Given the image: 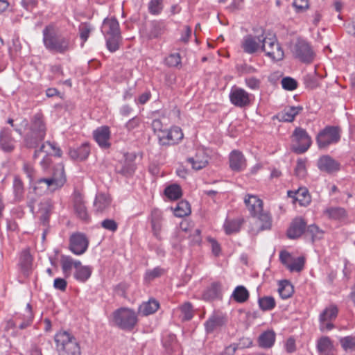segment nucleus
Returning a JSON list of instances; mask_svg holds the SVG:
<instances>
[{
  "label": "nucleus",
  "mask_w": 355,
  "mask_h": 355,
  "mask_svg": "<svg viewBox=\"0 0 355 355\" xmlns=\"http://www.w3.org/2000/svg\"><path fill=\"white\" fill-rule=\"evenodd\" d=\"M164 193L171 200H177L182 195L181 189L177 184L167 187L164 190Z\"/></svg>",
  "instance_id": "45"
},
{
  "label": "nucleus",
  "mask_w": 355,
  "mask_h": 355,
  "mask_svg": "<svg viewBox=\"0 0 355 355\" xmlns=\"http://www.w3.org/2000/svg\"><path fill=\"white\" fill-rule=\"evenodd\" d=\"M317 349L319 355H334V347L328 337H322L318 340Z\"/></svg>",
  "instance_id": "30"
},
{
  "label": "nucleus",
  "mask_w": 355,
  "mask_h": 355,
  "mask_svg": "<svg viewBox=\"0 0 355 355\" xmlns=\"http://www.w3.org/2000/svg\"><path fill=\"white\" fill-rule=\"evenodd\" d=\"M94 139L103 148H107L110 146V131L108 126H101L94 131Z\"/></svg>",
  "instance_id": "21"
},
{
  "label": "nucleus",
  "mask_w": 355,
  "mask_h": 355,
  "mask_svg": "<svg viewBox=\"0 0 355 355\" xmlns=\"http://www.w3.org/2000/svg\"><path fill=\"white\" fill-rule=\"evenodd\" d=\"M226 322L225 318L221 313H214L211 315L205 322V327L207 333L213 331L222 327Z\"/></svg>",
  "instance_id": "24"
},
{
  "label": "nucleus",
  "mask_w": 355,
  "mask_h": 355,
  "mask_svg": "<svg viewBox=\"0 0 355 355\" xmlns=\"http://www.w3.org/2000/svg\"><path fill=\"white\" fill-rule=\"evenodd\" d=\"M317 166L321 171L327 173L338 171L340 168V164L328 155L321 156L318 160Z\"/></svg>",
  "instance_id": "15"
},
{
  "label": "nucleus",
  "mask_w": 355,
  "mask_h": 355,
  "mask_svg": "<svg viewBox=\"0 0 355 355\" xmlns=\"http://www.w3.org/2000/svg\"><path fill=\"white\" fill-rule=\"evenodd\" d=\"M261 49L272 60H280L284 57V52L274 35H261Z\"/></svg>",
  "instance_id": "9"
},
{
  "label": "nucleus",
  "mask_w": 355,
  "mask_h": 355,
  "mask_svg": "<svg viewBox=\"0 0 355 355\" xmlns=\"http://www.w3.org/2000/svg\"><path fill=\"white\" fill-rule=\"evenodd\" d=\"M67 286V283L64 279L62 278H55L53 282V287L62 291L66 290Z\"/></svg>",
  "instance_id": "63"
},
{
  "label": "nucleus",
  "mask_w": 355,
  "mask_h": 355,
  "mask_svg": "<svg viewBox=\"0 0 355 355\" xmlns=\"http://www.w3.org/2000/svg\"><path fill=\"white\" fill-rule=\"evenodd\" d=\"M230 102L239 107H244L250 104V94L242 88L234 87L230 93Z\"/></svg>",
  "instance_id": "14"
},
{
  "label": "nucleus",
  "mask_w": 355,
  "mask_h": 355,
  "mask_svg": "<svg viewBox=\"0 0 355 355\" xmlns=\"http://www.w3.org/2000/svg\"><path fill=\"white\" fill-rule=\"evenodd\" d=\"M164 269L160 267H156L152 270H148L145 274V279L147 281H152L154 279L160 277L164 274Z\"/></svg>",
  "instance_id": "52"
},
{
  "label": "nucleus",
  "mask_w": 355,
  "mask_h": 355,
  "mask_svg": "<svg viewBox=\"0 0 355 355\" xmlns=\"http://www.w3.org/2000/svg\"><path fill=\"white\" fill-rule=\"evenodd\" d=\"M159 306L157 301L150 300L139 306V311L144 315H148L154 313L158 309Z\"/></svg>",
  "instance_id": "35"
},
{
  "label": "nucleus",
  "mask_w": 355,
  "mask_h": 355,
  "mask_svg": "<svg viewBox=\"0 0 355 355\" xmlns=\"http://www.w3.org/2000/svg\"><path fill=\"white\" fill-rule=\"evenodd\" d=\"M275 339V336L272 331H266L259 338V345L262 347L269 348L274 344Z\"/></svg>",
  "instance_id": "41"
},
{
  "label": "nucleus",
  "mask_w": 355,
  "mask_h": 355,
  "mask_svg": "<svg viewBox=\"0 0 355 355\" xmlns=\"http://www.w3.org/2000/svg\"><path fill=\"white\" fill-rule=\"evenodd\" d=\"M341 138V129L338 126L327 125L315 137L319 150H327L330 146L338 144Z\"/></svg>",
  "instance_id": "5"
},
{
  "label": "nucleus",
  "mask_w": 355,
  "mask_h": 355,
  "mask_svg": "<svg viewBox=\"0 0 355 355\" xmlns=\"http://www.w3.org/2000/svg\"><path fill=\"white\" fill-rule=\"evenodd\" d=\"M304 110L302 105H290V123L294 121L295 116Z\"/></svg>",
  "instance_id": "61"
},
{
  "label": "nucleus",
  "mask_w": 355,
  "mask_h": 355,
  "mask_svg": "<svg viewBox=\"0 0 355 355\" xmlns=\"http://www.w3.org/2000/svg\"><path fill=\"white\" fill-rule=\"evenodd\" d=\"M232 297L239 303H243L249 298V292L243 286H238L234 290Z\"/></svg>",
  "instance_id": "36"
},
{
  "label": "nucleus",
  "mask_w": 355,
  "mask_h": 355,
  "mask_svg": "<svg viewBox=\"0 0 355 355\" xmlns=\"http://www.w3.org/2000/svg\"><path fill=\"white\" fill-rule=\"evenodd\" d=\"M180 128L174 126L169 130H164L158 134V138L162 145H173L178 144L183 138Z\"/></svg>",
  "instance_id": "11"
},
{
  "label": "nucleus",
  "mask_w": 355,
  "mask_h": 355,
  "mask_svg": "<svg viewBox=\"0 0 355 355\" xmlns=\"http://www.w3.org/2000/svg\"><path fill=\"white\" fill-rule=\"evenodd\" d=\"M292 150L296 154H302L310 148L312 140L306 130L302 128L297 127L291 136Z\"/></svg>",
  "instance_id": "7"
},
{
  "label": "nucleus",
  "mask_w": 355,
  "mask_h": 355,
  "mask_svg": "<svg viewBox=\"0 0 355 355\" xmlns=\"http://www.w3.org/2000/svg\"><path fill=\"white\" fill-rule=\"evenodd\" d=\"M259 305L261 310L269 311L275 306V301L272 297L266 296L259 299Z\"/></svg>",
  "instance_id": "47"
},
{
  "label": "nucleus",
  "mask_w": 355,
  "mask_h": 355,
  "mask_svg": "<svg viewBox=\"0 0 355 355\" xmlns=\"http://www.w3.org/2000/svg\"><path fill=\"white\" fill-rule=\"evenodd\" d=\"M174 214L177 217H184L191 213L190 205L187 201L182 200L179 202L173 209Z\"/></svg>",
  "instance_id": "39"
},
{
  "label": "nucleus",
  "mask_w": 355,
  "mask_h": 355,
  "mask_svg": "<svg viewBox=\"0 0 355 355\" xmlns=\"http://www.w3.org/2000/svg\"><path fill=\"white\" fill-rule=\"evenodd\" d=\"M230 168L234 172H241L245 169L247 162L243 154L237 150L231 152L229 155Z\"/></svg>",
  "instance_id": "17"
},
{
  "label": "nucleus",
  "mask_w": 355,
  "mask_h": 355,
  "mask_svg": "<svg viewBox=\"0 0 355 355\" xmlns=\"http://www.w3.org/2000/svg\"><path fill=\"white\" fill-rule=\"evenodd\" d=\"M60 262L62 271L66 277H69L70 275L73 268L76 269V268L80 265V261L74 260L69 256H62Z\"/></svg>",
  "instance_id": "31"
},
{
  "label": "nucleus",
  "mask_w": 355,
  "mask_h": 355,
  "mask_svg": "<svg viewBox=\"0 0 355 355\" xmlns=\"http://www.w3.org/2000/svg\"><path fill=\"white\" fill-rule=\"evenodd\" d=\"M90 153V148L87 143L82 144L77 148H71L69 150V157L77 161H83L87 158Z\"/></svg>",
  "instance_id": "26"
},
{
  "label": "nucleus",
  "mask_w": 355,
  "mask_h": 355,
  "mask_svg": "<svg viewBox=\"0 0 355 355\" xmlns=\"http://www.w3.org/2000/svg\"><path fill=\"white\" fill-rule=\"evenodd\" d=\"M111 199L110 196L104 193H98L96 195L94 201V211L101 213L105 211L110 205Z\"/></svg>",
  "instance_id": "25"
},
{
  "label": "nucleus",
  "mask_w": 355,
  "mask_h": 355,
  "mask_svg": "<svg viewBox=\"0 0 355 355\" xmlns=\"http://www.w3.org/2000/svg\"><path fill=\"white\" fill-rule=\"evenodd\" d=\"M46 135V127L40 114H35L32 119L29 131L25 137L26 146L35 148L42 141Z\"/></svg>",
  "instance_id": "4"
},
{
  "label": "nucleus",
  "mask_w": 355,
  "mask_h": 355,
  "mask_svg": "<svg viewBox=\"0 0 355 355\" xmlns=\"http://www.w3.org/2000/svg\"><path fill=\"white\" fill-rule=\"evenodd\" d=\"M306 222L302 217H296L290 223V239H297L305 234Z\"/></svg>",
  "instance_id": "19"
},
{
  "label": "nucleus",
  "mask_w": 355,
  "mask_h": 355,
  "mask_svg": "<svg viewBox=\"0 0 355 355\" xmlns=\"http://www.w3.org/2000/svg\"><path fill=\"white\" fill-rule=\"evenodd\" d=\"M306 257L304 255L295 257L290 254V272H300L304 268Z\"/></svg>",
  "instance_id": "34"
},
{
  "label": "nucleus",
  "mask_w": 355,
  "mask_h": 355,
  "mask_svg": "<svg viewBox=\"0 0 355 355\" xmlns=\"http://www.w3.org/2000/svg\"><path fill=\"white\" fill-rule=\"evenodd\" d=\"M92 268L89 266H83L81 264L76 268L74 277L82 282L87 281L91 276Z\"/></svg>",
  "instance_id": "37"
},
{
  "label": "nucleus",
  "mask_w": 355,
  "mask_h": 355,
  "mask_svg": "<svg viewBox=\"0 0 355 355\" xmlns=\"http://www.w3.org/2000/svg\"><path fill=\"white\" fill-rule=\"evenodd\" d=\"M43 42L45 48L53 53L64 54L72 48L70 39L56 34L51 26L43 30Z\"/></svg>",
  "instance_id": "2"
},
{
  "label": "nucleus",
  "mask_w": 355,
  "mask_h": 355,
  "mask_svg": "<svg viewBox=\"0 0 355 355\" xmlns=\"http://www.w3.org/2000/svg\"><path fill=\"white\" fill-rule=\"evenodd\" d=\"M162 213L158 209H154L151 214V226L153 235L160 239V232L162 229Z\"/></svg>",
  "instance_id": "29"
},
{
  "label": "nucleus",
  "mask_w": 355,
  "mask_h": 355,
  "mask_svg": "<svg viewBox=\"0 0 355 355\" xmlns=\"http://www.w3.org/2000/svg\"><path fill=\"white\" fill-rule=\"evenodd\" d=\"M290 198L292 199L293 204L295 205L297 202L303 207L307 206L311 202V196L305 187H300L294 191H290Z\"/></svg>",
  "instance_id": "20"
},
{
  "label": "nucleus",
  "mask_w": 355,
  "mask_h": 355,
  "mask_svg": "<svg viewBox=\"0 0 355 355\" xmlns=\"http://www.w3.org/2000/svg\"><path fill=\"white\" fill-rule=\"evenodd\" d=\"M306 160L303 159H298L297 166L295 168V175L299 178H302L306 174Z\"/></svg>",
  "instance_id": "55"
},
{
  "label": "nucleus",
  "mask_w": 355,
  "mask_h": 355,
  "mask_svg": "<svg viewBox=\"0 0 355 355\" xmlns=\"http://www.w3.org/2000/svg\"><path fill=\"white\" fill-rule=\"evenodd\" d=\"M193 169L198 171L205 168L209 162V157L203 149H197L194 156L187 158Z\"/></svg>",
  "instance_id": "18"
},
{
  "label": "nucleus",
  "mask_w": 355,
  "mask_h": 355,
  "mask_svg": "<svg viewBox=\"0 0 355 355\" xmlns=\"http://www.w3.org/2000/svg\"><path fill=\"white\" fill-rule=\"evenodd\" d=\"M163 8L162 0H151L148 4V9L153 15L159 14Z\"/></svg>",
  "instance_id": "54"
},
{
  "label": "nucleus",
  "mask_w": 355,
  "mask_h": 355,
  "mask_svg": "<svg viewBox=\"0 0 355 355\" xmlns=\"http://www.w3.org/2000/svg\"><path fill=\"white\" fill-rule=\"evenodd\" d=\"M200 230L199 229H195L193 232L190 236L191 243L192 245H199L201 242Z\"/></svg>",
  "instance_id": "64"
},
{
  "label": "nucleus",
  "mask_w": 355,
  "mask_h": 355,
  "mask_svg": "<svg viewBox=\"0 0 355 355\" xmlns=\"http://www.w3.org/2000/svg\"><path fill=\"white\" fill-rule=\"evenodd\" d=\"M112 322L121 329L131 330L137 323V315L134 310L122 307L112 313Z\"/></svg>",
  "instance_id": "6"
},
{
  "label": "nucleus",
  "mask_w": 355,
  "mask_h": 355,
  "mask_svg": "<svg viewBox=\"0 0 355 355\" xmlns=\"http://www.w3.org/2000/svg\"><path fill=\"white\" fill-rule=\"evenodd\" d=\"M46 148H49L50 150H53L55 153V155L60 156V149L56 148L53 144L47 141L46 143L43 144L39 150H35V153L33 155L34 159L37 158L40 153L41 152H46L49 153V152L48 150H45Z\"/></svg>",
  "instance_id": "50"
},
{
  "label": "nucleus",
  "mask_w": 355,
  "mask_h": 355,
  "mask_svg": "<svg viewBox=\"0 0 355 355\" xmlns=\"http://www.w3.org/2000/svg\"><path fill=\"white\" fill-rule=\"evenodd\" d=\"M54 340L58 355H81L80 343L71 333L60 331Z\"/></svg>",
  "instance_id": "3"
},
{
  "label": "nucleus",
  "mask_w": 355,
  "mask_h": 355,
  "mask_svg": "<svg viewBox=\"0 0 355 355\" xmlns=\"http://www.w3.org/2000/svg\"><path fill=\"white\" fill-rule=\"evenodd\" d=\"M166 63L170 67H178L181 63V58L178 53L171 54L166 58Z\"/></svg>",
  "instance_id": "58"
},
{
  "label": "nucleus",
  "mask_w": 355,
  "mask_h": 355,
  "mask_svg": "<svg viewBox=\"0 0 355 355\" xmlns=\"http://www.w3.org/2000/svg\"><path fill=\"white\" fill-rule=\"evenodd\" d=\"M135 171V164L129 162L120 163L116 166V173L125 177L131 176L134 173Z\"/></svg>",
  "instance_id": "38"
},
{
  "label": "nucleus",
  "mask_w": 355,
  "mask_h": 355,
  "mask_svg": "<svg viewBox=\"0 0 355 355\" xmlns=\"http://www.w3.org/2000/svg\"><path fill=\"white\" fill-rule=\"evenodd\" d=\"M52 203L48 198L42 199L38 204V210L35 213L40 220L44 224H46L51 214Z\"/></svg>",
  "instance_id": "23"
},
{
  "label": "nucleus",
  "mask_w": 355,
  "mask_h": 355,
  "mask_svg": "<svg viewBox=\"0 0 355 355\" xmlns=\"http://www.w3.org/2000/svg\"><path fill=\"white\" fill-rule=\"evenodd\" d=\"M291 6L297 14L305 12L310 8L309 0H294Z\"/></svg>",
  "instance_id": "46"
},
{
  "label": "nucleus",
  "mask_w": 355,
  "mask_h": 355,
  "mask_svg": "<svg viewBox=\"0 0 355 355\" xmlns=\"http://www.w3.org/2000/svg\"><path fill=\"white\" fill-rule=\"evenodd\" d=\"M35 183H45L46 184L47 189H50L51 191H54L63 185V179H53L52 177L49 178H40L35 180Z\"/></svg>",
  "instance_id": "40"
},
{
  "label": "nucleus",
  "mask_w": 355,
  "mask_h": 355,
  "mask_svg": "<svg viewBox=\"0 0 355 355\" xmlns=\"http://www.w3.org/2000/svg\"><path fill=\"white\" fill-rule=\"evenodd\" d=\"M102 227L111 232H115L117 230V223L112 219H105L101 222Z\"/></svg>",
  "instance_id": "60"
},
{
  "label": "nucleus",
  "mask_w": 355,
  "mask_h": 355,
  "mask_svg": "<svg viewBox=\"0 0 355 355\" xmlns=\"http://www.w3.org/2000/svg\"><path fill=\"white\" fill-rule=\"evenodd\" d=\"M241 223L239 220H226L224 229L227 234H231L239 231Z\"/></svg>",
  "instance_id": "44"
},
{
  "label": "nucleus",
  "mask_w": 355,
  "mask_h": 355,
  "mask_svg": "<svg viewBox=\"0 0 355 355\" xmlns=\"http://www.w3.org/2000/svg\"><path fill=\"white\" fill-rule=\"evenodd\" d=\"M88 245V239L83 233H74L70 236L69 249L76 255L84 254L87 250Z\"/></svg>",
  "instance_id": "13"
},
{
  "label": "nucleus",
  "mask_w": 355,
  "mask_h": 355,
  "mask_svg": "<svg viewBox=\"0 0 355 355\" xmlns=\"http://www.w3.org/2000/svg\"><path fill=\"white\" fill-rule=\"evenodd\" d=\"M92 31V28L88 24H83L79 27L80 37L83 40V42H86L89 36V33Z\"/></svg>",
  "instance_id": "56"
},
{
  "label": "nucleus",
  "mask_w": 355,
  "mask_h": 355,
  "mask_svg": "<svg viewBox=\"0 0 355 355\" xmlns=\"http://www.w3.org/2000/svg\"><path fill=\"white\" fill-rule=\"evenodd\" d=\"M21 271L25 276L29 275L33 266V258L28 250L22 251L19 258Z\"/></svg>",
  "instance_id": "28"
},
{
  "label": "nucleus",
  "mask_w": 355,
  "mask_h": 355,
  "mask_svg": "<svg viewBox=\"0 0 355 355\" xmlns=\"http://www.w3.org/2000/svg\"><path fill=\"white\" fill-rule=\"evenodd\" d=\"M288 286V280L284 279L279 281L277 292L280 297L283 300L288 298V290L286 288Z\"/></svg>",
  "instance_id": "51"
},
{
  "label": "nucleus",
  "mask_w": 355,
  "mask_h": 355,
  "mask_svg": "<svg viewBox=\"0 0 355 355\" xmlns=\"http://www.w3.org/2000/svg\"><path fill=\"white\" fill-rule=\"evenodd\" d=\"M26 312H27V313L26 315V321L22 322L19 325V327L21 329H25L26 327L29 326L32 322L33 316V313H32L31 306L30 304H27V305H26Z\"/></svg>",
  "instance_id": "57"
},
{
  "label": "nucleus",
  "mask_w": 355,
  "mask_h": 355,
  "mask_svg": "<svg viewBox=\"0 0 355 355\" xmlns=\"http://www.w3.org/2000/svg\"><path fill=\"white\" fill-rule=\"evenodd\" d=\"M53 179H63V184L66 181L64 175V170L62 164H58L55 168L52 175Z\"/></svg>",
  "instance_id": "59"
},
{
  "label": "nucleus",
  "mask_w": 355,
  "mask_h": 355,
  "mask_svg": "<svg viewBox=\"0 0 355 355\" xmlns=\"http://www.w3.org/2000/svg\"><path fill=\"white\" fill-rule=\"evenodd\" d=\"M292 53L295 58L304 64L311 63L315 58V53L311 45L301 37L297 38Z\"/></svg>",
  "instance_id": "8"
},
{
  "label": "nucleus",
  "mask_w": 355,
  "mask_h": 355,
  "mask_svg": "<svg viewBox=\"0 0 355 355\" xmlns=\"http://www.w3.org/2000/svg\"><path fill=\"white\" fill-rule=\"evenodd\" d=\"M105 39L107 48L110 52L113 53L119 49L121 35L106 37Z\"/></svg>",
  "instance_id": "42"
},
{
  "label": "nucleus",
  "mask_w": 355,
  "mask_h": 355,
  "mask_svg": "<svg viewBox=\"0 0 355 355\" xmlns=\"http://www.w3.org/2000/svg\"><path fill=\"white\" fill-rule=\"evenodd\" d=\"M338 313L336 305L331 304L326 307L319 315L320 330L322 332L331 330L334 327L332 322L336 320Z\"/></svg>",
  "instance_id": "10"
},
{
  "label": "nucleus",
  "mask_w": 355,
  "mask_h": 355,
  "mask_svg": "<svg viewBox=\"0 0 355 355\" xmlns=\"http://www.w3.org/2000/svg\"><path fill=\"white\" fill-rule=\"evenodd\" d=\"M139 119L138 117H133L125 123V126L128 132H131L134 129L137 128L139 125Z\"/></svg>",
  "instance_id": "62"
},
{
  "label": "nucleus",
  "mask_w": 355,
  "mask_h": 355,
  "mask_svg": "<svg viewBox=\"0 0 355 355\" xmlns=\"http://www.w3.org/2000/svg\"><path fill=\"white\" fill-rule=\"evenodd\" d=\"M339 341L345 352H352L355 351V337L352 336L343 337L340 338Z\"/></svg>",
  "instance_id": "43"
},
{
  "label": "nucleus",
  "mask_w": 355,
  "mask_h": 355,
  "mask_svg": "<svg viewBox=\"0 0 355 355\" xmlns=\"http://www.w3.org/2000/svg\"><path fill=\"white\" fill-rule=\"evenodd\" d=\"M165 26L163 22L156 21L152 24L151 30L149 33V37L150 38H156L161 35L164 31Z\"/></svg>",
  "instance_id": "48"
},
{
  "label": "nucleus",
  "mask_w": 355,
  "mask_h": 355,
  "mask_svg": "<svg viewBox=\"0 0 355 355\" xmlns=\"http://www.w3.org/2000/svg\"><path fill=\"white\" fill-rule=\"evenodd\" d=\"M101 32L105 37L121 35L118 21L114 18L105 19L102 24Z\"/></svg>",
  "instance_id": "22"
},
{
  "label": "nucleus",
  "mask_w": 355,
  "mask_h": 355,
  "mask_svg": "<svg viewBox=\"0 0 355 355\" xmlns=\"http://www.w3.org/2000/svg\"><path fill=\"white\" fill-rule=\"evenodd\" d=\"M13 192L16 200H19L24 193V186L21 180L18 177H15L13 182Z\"/></svg>",
  "instance_id": "49"
},
{
  "label": "nucleus",
  "mask_w": 355,
  "mask_h": 355,
  "mask_svg": "<svg viewBox=\"0 0 355 355\" xmlns=\"http://www.w3.org/2000/svg\"><path fill=\"white\" fill-rule=\"evenodd\" d=\"M15 140L11 137V131L4 128L0 133V146L3 150L10 152L14 148Z\"/></svg>",
  "instance_id": "27"
},
{
  "label": "nucleus",
  "mask_w": 355,
  "mask_h": 355,
  "mask_svg": "<svg viewBox=\"0 0 355 355\" xmlns=\"http://www.w3.org/2000/svg\"><path fill=\"white\" fill-rule=\"evenodd\" d=\"M72 204L74 214L83 220H88L89 215L85 205L83 195L78 191H74L72 196Z\"/></svg>",
  "instance_id": "12"
},
{
  "label": "nucleus",
  "mask_w": 355,
  "mask_h": 355,
  "mask_svg": "<svg viewBox=\"0 0 355 355\" xmlns=\"http://www.w3.org/2000/svg\"><path fill=\"white\" fill-rule=\"evenodd\" d=\"M244 202L250 214L256 220V227L253 230L257 232L270 230L272 225L270 215L263 210V202L257 196L247 195Z\"/></svg>",
  "instance_id": "1"
},
{
  "label": "nucleus",
  "mask_w": 355,
  "mask_h": 355,
  "mask_svg": "<svg viewBox=\"0 0 355 355\" xmlns=\"http://www.w3.org/2000/svg\"><path fill=\"white\" fill-rule=\"evenodd\" d=\"M261 35L253 36L248 35L241 41V48L248 54H253L261 49Z\"/></svg>",
  "instance_id": "16"
},
{
  "label": "nucleus",
  "mask_w": 355,
  "mask_h": 355,
  "mask_svg": "<svg viewBox=\"0 0 355 355\" xmlns=\"http://www.w3.org/2000/svg\"><path fill=\"white\" fill-rule=\"evenodd\" d=\"M180 310L182 314V319L184 320H189L193 318L192 306L189 302L184 303L181 307Z\"/></svg>",
  "instance_id": "53"
},
{
  "label": "nucleus",
  "mask_w": 355,
  "mask_h": 355,
  "mask_svg": "<svg viewBox=\"0 0 355 355\" xmlns=\"http://www.w3.org/2000/svg\"><path fill=\"white\" fill-rule=\"evenodd\" d=\"M324 215L331 220H342L347 216L346 210L340 207H330L324 210Z\"/></svg>",
  "instance_id": "32"
},
{
  "label": "nucleus",
  "mask_w": 355,
  "mask_h": 355,
  "mask_svg": "<svg viewBox=\"0 0 355 355\" xmlns=\"http://www.w3.org/2000/svg\"><path fill=\"white\" fill-rule=\"evenodd\" d=\"M324 233V232L315 224L306 225L305 235L311 237L312 243L322 239Z\"/></svg>",
  "instance_id": "33"
}]
</instances>
